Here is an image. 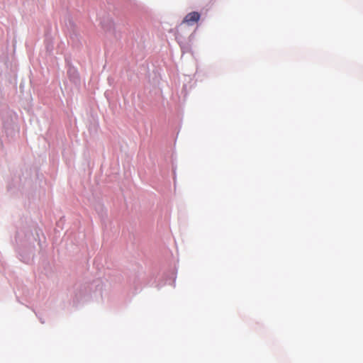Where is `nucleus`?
Returning <instances> with one entry per match:
<instances>
[{
	"instance_id": "nucleus-1",
	"label": "nucleus",
	"mask_w": 363,
	"mask_h": 363,
	"mask_svg": "<svg viewBox=\"0 0 363 363\" xmlns=\"http://www.w3.org/2000/svg\"><path fill=\"white\" fill-rule=\"evenodd\" d=\"M200 17L201 16L199 13L196 11H192L185 16L182 23L189 26H192L199 21Z\"/></svg>"
}]
</instances>
